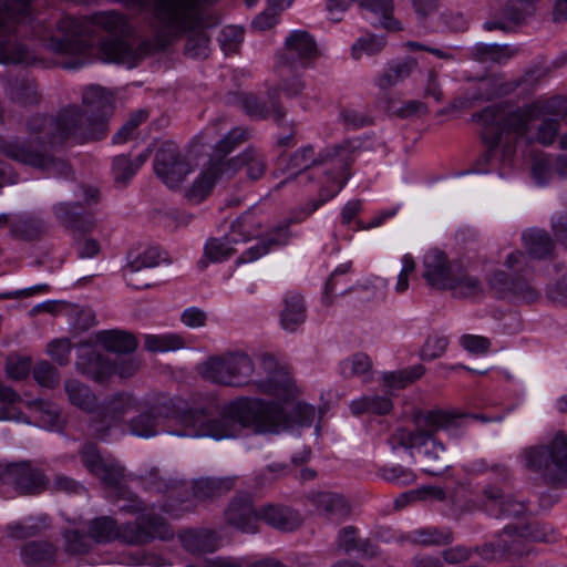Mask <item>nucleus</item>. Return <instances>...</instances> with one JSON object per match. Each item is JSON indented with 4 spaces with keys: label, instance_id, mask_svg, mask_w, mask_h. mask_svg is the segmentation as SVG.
Returning <instances> with one entry per match:
<instances>
[{
    "label": "nucleus",
    "instance_id": "obj_1",
    "mask_svg": "<svg viewBox=\"0 0 567 567\" xmlns=\"http://www.w3.org/2000/svg\"><path fill=\"white\" fill-rule=\"evenodd\" d=\"M85 114L78 105L61 109L55 115L35 113L27 117L28 141L0 137V154L23 165L56 176L71 174L69 163L52 150L69 140L83 142L101 138L112 115L113 95L99 85L89 86L82 95Z\"/></svg>",
    "mask_w": 567,
    "mask_h": 567
},
{
    "label": "nucleus",
    "instance_id": "obj_2",
    "mask_svg": "<svg viewBox=\"0 0 567 567\" xmlns=\"http://www.w3.org/2000/svg\"><path fill=\"white\" fill-rule=\"evenodd\" d=\"M291 383L293 395L277 398L284 403L240 396L224 405L217 415L212 404L186 408L182 406V400H171L175 409L173 417L185 426L184 432L174 434L224 440L239 436L245 429L258 434H278L293 425L310 426L316 416L315 408L301 402L289 403L297 394L292 379Z\"/></svg>",
    "mask_w": 567,
    "mask_h": 567
},
{
    "label": "nucleus",
    "instance_id": "obj_3",
    "mask_svg": "<svg viewBox=\"0 0 567 567\" xmlns=\"http://www.w3.org/2000/svg\"><path fill=\"white\" fill-rule=\"evenodd\" d=\"M359 147L358 140H346L326 147L318 156H315L311 145L303 146L289 156L287 168L299 173L311 168L303 177L307 182H316L318 186V197L295 210L291 217L293 223L303 221L340 193L350 177L348 168Z\"/></svg>",
    "mask_w": 567,
    "mask_h": 567
},
{
    "label": "nucleus",
    "instance_id": "obj_4",
    "mask_svg": "<svg viewBox=\"0 0 567 567\" xmlns=\"http://www.w3.org/2000/svg\"><path fill=\"white\" fill-rule=\"evenodd\" d=\"M267 375L252 380L255 363L250 355L241 351H227L208 357L196 367L200 378L209 383L251 389L261 394L288 399L293 395V386L289 372L277 365L271 358L264 359Z\"/></svg>",
    "mask_w": 567,
    "mask_h": 567
},
{
    "label": "nucleus",
    "instance_id": "obj_5",
    "mask_svg": "<svg viewBox=\"0 0 567 567\" xmlns=\"http://www.w3.org/2000/svg\"><path fill=\"white\" fill-rule=\"evenodd\" d=\"M461 415L447 411H430L415 420L416 429L409 431L398 429L391 436L392 449L404 447L410 450L411 456L420 464L422 471L430 475H439L449 467L444 445L434 437V434L444 430L452 434L461 427Z\"/></svg>",
    "mask_w": 567,
    "mask_h": 567
},
{
    "label": "nucleus",
    "instance_id": "obj_6",
    "mask_svg": "<svg viewBox=\"0 0 567 567\" xmlns=\"http://www.w3.org/2000/svg\"><path fill=\"white\" fill-rule=\"evenodd\" d=\"M504 109L501 105H491L483 111L474 113L472 121L482 127V140L486 151L476 161L477 173H489L498 171L503 176L512 166L515 156V145L512 142H502V120Z\"/></svg>",
    "mask_w": 567,
    "mask_h": 567
},
{
    "label": "nucleus",
    "instance_id": "obj_7",
    "mask_svg": "<svg viewBox=\"0 0 567 567\" xmlns=\"http://www.w3.org/2000/svg\"><path fill=\"white\" fill-rule=\"evenodd\" d=\"M241 166L246 167L248 177L256 181L265 174L267 163L264 154L254 147L246 148L237 157L214 162L188 189V199L196 203L202 202L212 190L218 177H231Z\"/></svg>",
    "mask_w": 567,
    "mask_h": 567
},
{
    "label": "nucleus",
    "instance_id": "obj_8",
    "mask_svg": "<svg viewBox=\"0 0 567 567\" xmlns=\"http://www.w3.org/2000/svg\"><path fill=\"white\" fill-rule=\"evenodd\" d=\"M127 501L120 508L131 514L142 513L135 522L122 525L121 540L128 545H145L155 539L169 540L174 530L169 523L161 515L146 511V504L135 494L123 493Z\"/></svg>",
    "mask_w": 567,
    "mask_h": 567
},
{
    "label": "nucleus",
    "instance_id": "obj_9",
    "mask_svg": "<svg viewBox=\"0 0 567 567\" xmlns=\"http://www.w3.org/2000/svg\"><path fill=\"white\" fill-rule=\"evenodd\" d=\"M58 29L62 37H52L47 42L50 52L71 56L68 62H61L66 70L79 69L86 63V56L91 50L87 24L82 19L64 17L58 22Z\"/></svg>",
    "mask_w": 567,
    "mask_h": 567
},
{
    "label": "nucleus",
    "instance_id": "obj_10",
    "mask_svg": "<svg viewBox=\"0 0 567 567\" xmlns=\"http://www.w3.org/2000/svg\"><path fill=\"white\" fill-rule=\"evenodd\" d=\"M31 0H9V19L0 13V63L34 64L35 55L23 44L17 33L16 22L30 16Z\"/></svg>",
    "mask_w": 567,
    "mask_h": 567
},
{
    "label": "nucleus",
    "instance_id": "obj_11",
    "mask_svg": "<svg viewBox=\"0 0 567 567\" xmlns=\"http://www.w3.org/2000/svg\"><path fill=\"white\" fill-rule=\"evenodd\" d=\"M524 456L529 470L567 486V435L557 433L549 443L526 449Z\"/></svg>",
    "mask_w": 567,
    "mask_h": 567
},
{
    "label": "nucleus",
    "instance_id": "obj_12",
    "mask_svg": "<svg viewBox=\"0 0 567 567\" xmlns=\"http://www.w3.org/2000/svg\"><path fill=\"white\" fill-rule=\"evenodd\" d=\"M260 224L255 220L251 213H245L231 224V234L223 238H210L204 247L206 259L212 262H221L235 254L233 244L239 239L235 236L238 234L241 240L258 236Z\"/></svg>",
    "mask_w": 567,
    "mask_h": 567
},
{
    "label": "nucleus",
    "instance_id": "obj_13",
    "mask_svg": "<svg viewBox=\"0 0 567 567\" xmlns=\"http://www.w3.org/2000/svg\"><path fill=\"white\" fill-rule=\"evenodd\" d=\"M154 171L169 188L178 187L190 173V166L182 156L178 146L171 141L162 143L155 154Z\"/></svg>",
    "mask_w": 567,
    "mask_h": 567
},
{
    "label": "nucleus",
    "instance_id": "obj_14",
    "mask_svg": "<svg viewBox=\"0 0 567 567\" xmlns=\"http://www.w3.org/2000/svg\"><path fill=\"white\" fill-rule=\"evenodd\" d=\"M0 481L19 494L35 495L47 491L49 478L28 461L13 463L0 470Z\"/></svg>",
    "mask_w": 567,
    "mask_h": 567
},
{
    "label": "nucleus",
    "instance_id": "obj_15",
    "mask_svg": "<svg viewBox=\"0 0 567 567\" xmlns=\"http://www.w3.org/2000/svg\"><path fill=\"white\" fill-rule=\"evenodd\" d=\"M100 193L91 186L79 185L75 190V199L68 203H59L53 207L55 217L66 227L87 231L92 228V220L84 221L81 209L96 204Z\"/></svg>",
    "mask_w": 567,
    "mask_h": 567
},
{
    "label": "nucleus",
    "instance_id": "obj_16",
    "mask_svg": "<svg viewBox=\"0 0 567 567\" xmlns=\"http://www.w3.org/2000/svg\"><path fill=\"white\" fill-rule=\"evenodd\" d=\"M136 400L128 393H116L104 400L91 422V429L99 439H105L111 426L135 409Z\"/></svg>",
    "mask_w": 567,
    "mask_h": 567
},
{
    "label": "nucleus",
    "instance_id": "obj_17",
    "mask_svg": "<svg viewBox=\"0 0 567 567\" xmlns=\"http://www.w3.org/2000/svg\"><path fill=\"white\" fill-rule=\"evenodd\" d=\"M487 282L489 289L499 298L514 297L525 302H533L539 297L538 290L525 277H509L504 270L493 271Z\"/></svg>",
    "mask_w": 567,
    "mask_h": 567
},
{
    "label": "nucleus",
    "instance_id": "obj_18",
    "mask_svg": "<svg viewBox=\"0 0 567 567\" xmlns=\"http://www.w3.org/2000/svg\"><path fill=\"white\" fill-rule=\"evenodd\" d=\"M239 103L244 112L252 120L272 117L278 126L286 123L287 110L278 101L277 89L267 91V101H261L251 93H243L239 95Z\"/></svg>",
    "mask_w": 567,
    "mask_h": 567
},
{
    "label": "nucleus",
    "instance_id": "obj_19",
    "mask_svg": "<svg viewBox=\"0 0 567 567\" xmlns=\"http://www.w3.org/2000/svg\"><path fill=\"white\" fill-rule=\"evenodd\" d=\"M317 56V43L307 31L295 30L286 38L281 55L284 63L291 66L307 68Z\"/></svg>",
    "mask_w": 567,
    "mask_h": 567
},
{
    "label": "nucleus",
    "instance_id": "obj_20",
    "mask_svg": "<svg viewBox=\"0 0 567 567\" xmlns=\"http://www.w3.org/2000/svg\"><path fill=\"white\" fill-rule=\"evenodd\" d=\"M422 268V277L431 288L447 290L455 270L443 251H427L423 257Z\"/></svg>",
    "mask_w": 567,
    "mask_h": 567
},
{
    "label": "nucleus",
    "instance_id": "obj_21",
    "mask_svg": "<svg viewBox=\"0 0 567 567\" xmlns=\"http://www.w3.org/2000/svg\"><path fill=\"white\" fill-rule=\"evenodd\" d=\"M224 517L227 525L243 533L258 530L259 509L254 508L251 497L247 494L235 496L226 508Z\"/></svg>",
    "mask_w": 567,
    "mask_h": 567
},
{
    "label": "nucleus",
    "instance_id": "obj_22",
    "mask_svg": "<svg viewBox=\"0 0 567 567\" xmlns=\"http://www.w3.org/2000/svg\"><path fill=\"white\" fill-rule=\"evenodd\" d=\"M80 348L81 352L75 363L80 373L96 382H104L114 374V363L107 357L86 343H81Z\"/></svg>",
    "mask_w": 567,
    "mask_h": 567
},
{
    "label": "nucleus",
    "instance_id": "obj_23",
    "mask_svg": "<svg viewBox=\"0 0 567 567\" xmlns=\"http://www.w3.org/2000/svg\"><path fill=\"white\" fill-rule=\"evenodd\" d=\"M316 509L331 522H341L351 514V505L343 495L332 492H317L309 496Z\"/></svg>",
    "mask_w": 567,
    "mask_h": 567
},
{
    "label": "nucleus",
    "instance_id": "obj_24",
    "mask_svg": "<svg viewBox=\"0 0 567 567\" xmlns=\"http://www.w3.org/2000/svg\"><path fill=\"white\" fill-rule=\"evenodd\" d=\"M519 85L517 81H508L504 82L501 76H492L491 79L483 80L481 82V89H484L486 92L481 94L480 96L473 97H458L455 99L446 109H443L439 112V114H445L447 112L457 111V110H467L473 106V101L477 99H486L489 100L494 95H506L515 91Z\"/></svg>",
    "mask_w": 567,
    "mask_h": 567
},
{
    "label": "nucleus",
    "instance_id": "obj_25",
    "mask_svg": "<svg viewBox=\"0 0 567 567\" xmlns=\"http://www.w3.org/2000/svg\"><path fill=\"white\" fill-rule=\"evenodd\" d=\"M259 515L260 520L282 532H292L302 523L300 514L285 505L268 504L259 508Z\"/></svg>",
    "mask_w": 567,
    "mask_h": 567
},
{
    "label": "nucleus",
    "instance_id": "obj_26",
    "mask_svg": "<svg viewBox=\"0 0 567 567\" xmlns=\"http://www.w3.org/2000/svg\"><path fill=\"white\" fill-rule=\"evenodd\" d=\"M284 223L279 226H276L270 230V233L262 238L255 246L247 249L237 260L240 262H251L266 255L271 247H279L286 245L290 238L289 223Z\"/></svg>",
    "mask_w": 567,
    "mask_h": 567
},
{
    "label": "nucleus",
    "instance_id": "obj_27",
    "mask_svg": "<svg viewBox=\"0 0 567 567\" xmlns=\"http://www.w3.org/2000/svg\"><path fill=\"white\" fill-rule=\"evenodd\" d=\"M416 68L417 61L412 56L392 61L378 78L377 85L381 90H388L410 78Z\"/></svg>",
    "mask_w": 567,
    "mask_h": 567
},
{
    "label": "nucleus",
    "instance_id": "obj_28",
    "mask_svg": "<svg viewBox=\"0 0 567 567\" xmlns=\"http://www.w3.org/2000/svg\"><path fill=\"white\" fill-rule=\"evenodd\" d=\"M502 536L504 538L505 561L524 559L536 554L535 548L520 536L519 526H505Z\"/></svg>",
    "mask_w": 567,
    "mask_h": 567
},
{
    "label": "nucleus",
    "instance_id": "obj_29",
    "mask_svg": "<svg viewBox=\"0 0 567 567\" xmlns=\"http://www.w3.org/2000/svg\"><path fill=\"white\" fill-rule=\"evenodd\" d=\"M6 93L10 100L22 106L35 105L41 100L37 83L31 79H10L6 83Z\"/></svg>",
    "mask_w": 567,
    "mask_h": 567
},
{
    "label": "nucleus",
    "instance_id": "obj_30",
    "mask_svg": "<svg viewBox=\"0 0 567 567\" xmlns=\"http://www.w3.org/2000/svg\"><path fill=\"white\" fill-rule=\"evenodd\" d=\"M306 306L301 295L288 292L284 299V309L280 315L281 327L290 332L305 322Z\"/></svg>",
    "mask_w": 567,
    "mask_h": 567
},
{
    "label": "nucleus",
    "instance_id": "obj_31",
    "mask_svg": "<svg viewBox=\"0 0 567 567\" xmlns=\"http://www.w3.org/2000/svg\"><path fill=\"white\" fill-rule=\"evenodd\" d=\"M523 246L532 258L545 259L554 250V241L546 230L530 228L522 234Z\"/></svg>",
    "mask_w": 567,
    "mask_h": 567
},
{
    "label": "nucleus",
    "instance_id": "obj_32",
    "mask_svg": "<svg viewBox=\"0 0 567 567\" xmlns=\"http://www.w3.org/2000/svg\"><path fill=\"white\" fill-rule=\"evenodd\" d=\"M55 556L56 548L50 543L31 542L21 548V558L30 567H50Z\"/></svg>",
    "mask_w": 567,
    "mask_h": 567
},
{
    "label": "nucleus",
    "instance_id": "obj_33",
    "mask_svg": "<svg viewBox=\"0 0 567 567\" xmlns=\"http://www.w3.org/2000/svg\"><path fill=\"white\" fill-rule=\"evenodd\" d=\"M406 539L420 546H444L454 540L453 532L447 527L429 526L415 529L406 536Z\"/></svg>",
    "mask_w": 567,
    "mask_h": 567
},
{
    "label": "nucleus",
    "instance_id": "obj_34",
    "mask_svg": "<svg viewBox=\"0 0 567 567\" xmlns=\"http://www.w3.org/2000/svg\"><path fill=\"white\" fill-rule=\"evenodd\" d=\"M96 340L105 350L116 353H131L137 348L136 338L122 330H104L96 333Z\"/></svg>",
    "mask_w": 567,
    "mask_h": 567
},
{
    "label": "nucleus",
    "instance_id": "obj_35",
    "mask_svg": "<svg viewBox=\"0 0 567 567\" xmlns=\"http://www.w3.org/2000/svg\"><path fill=\"white\" fill-rule=\"evenodd\" d=\"M234 486L235 477H206L194 483L193 492L199 499H210L228 493Z\"/></svg>",
    "mask_w": 567,
    "mask_h": 567
},
{
    "label": "nucleus",
    "instance_id": "obj_36",
    "mask_svg": "<svg viewBox=\"0 0 567 567\" xmlns=\"http://www.w3.org/2000/svg\"><path fill=\"white\" fill-rule=\"evenodd\" d=\"M64 391L72 405L89 413L94 412L96 396L86 384L76 379H68L64 381Z\"/></svg>",
    "mask_w": 567,
    "mask_h": 567
},
{
    "label": "nucleus",
    "instance_id": "obj_37",
    "mask_svg": "<svg viewBox=\"0 0 567 567\" xmlns=\"http://www.w3.org/2000/svg\"><path fill=\"white\" fill-rule=\"evenodd\" d=\"M516 48H512L508 44H484L477 43L471 50V56L478 62L486 63H505L509 59L516 55Z\"/></svg>",
    "mask_w": 567,
    "mask_h": 567
},
{
    "label": "nucleus",
    "instance_id": "obj_38",
    "mask_svg": "<svg viewBox=\"0 0 567 567\" xmlns=\"http://www.w3.org/2000/svg\"><path fill=\"white\" fill-rule=\"evenodd\" d=\"M163 415V406L156 405L140 413L130 421L132 434L141 437H151L157 433V426Z\"/></svg>",
    "mask_w": 567,
    "mask_h": 567
},
{
    "label": "nucleus",
    "instance_id": "obj_39",
    "mask_svg": "<svg viewBox=\"0 0 567 567\" xmlns=\"http://www.w3.org/2000/svg\"><path fill=\"white\" fill-rule=\"evenodd\" d=\"M101 54L104 61L133 66L137 53L132 45L122 40H111L102 44Z\"/></svg>",
    "mask_w": 567,
    "mask_h": 567
},
{
    "label": "nucleus",
    "instance_id": "obj_40",
    "mask_svg": "<svg viewBox=\"0 0 567 567\" xmlns=\"http://www.w3.org/2000/svg\"><path fill=\"white\" fill-rule=\"evenodd\" d=\"M447 290L457 298H478L484 293L483 284L477 277L456 271Z\"/></svg>",
    "mask_w": 567,
    "mask_h": 567
},
{
    "label": "nucleus",
    "instance_id": "obj_41",
    "mask_svg": "<svg viewBox=\"0 0 567 567\" xmlns=\"http://www.w3.org/2000/svg\"><path fill=\"white\" fill-rule=\"evenodd\" d=\"M122 525L116 526V522L107 516L99 517L90 522L89 536L91 542L109 543L113 539H121Z\"/></svg>",
    "mask_w": 567,
    "mask_h": 567
},
{
    "label": "nucleus",
    "instance_id": "obj_42",
    "mask_svg": "<svg viewBox=\"0 0 567 567\" xmlns=\"http://www.w3.org/2000/svg\"><path fill=\"white\" fill-rule=\"evenodd\" d=\"M360 6L381 17V24L388 31H400L402 24L396 20L392 12L394 10L393 0H360Z\"/></svg>",
    "mask_w": 567,
    "mask_h": 567
},
{
    "label": "nucleus",
    "instance_id": "obj_43",
    "mask_svg": "<svg viewBox=\"0 0 567 567\" xmlns=\"http://www.w3.org/2000/svg\"><path fill=\"white\" fill-rule=\"evenodd\" d=\"M91 21L97 28H101L110 34L116 37L124 35L128 32V23L126 18L115 11L95 13L91 17Z\"/></svg>",
    "mask_w": 567,
    "mask_h": 567
},
{
    "label": "nucleus",
    "instance_id": "obj_44",
    "mask_svg": "<svg viewBox=\"0 0 567 567\" xmlns=\"http://www.w3.org/2000/svg\"><path fill=\"white\" fill-rule=\"evenodd\" d=\"M392 409V402L384 395H369L353 400L350 403L352 414L363 413L386 414Z\"/></svg>",
    "mask_w": 567,
    "mask_h": 567
},
{
    "label": "nucleus",
    "instance_id": "obj_45",
    "mask_svg": "<svg viewBox=\"0 0 567 567\" xmlns=\"http://www.w3.org/2000/svg\"><path fill=\"white\" fill-rule=\"evenodd\" d=\"M140 484L145 491L158 494H179V489L183 487L177 482L161 476L158 470H151L145 475H142Z\"/></svg>",
    "mask_w": 567,
    "mask_h": 567
},
{
    "label": "nucleus",
    "instance_id": "obj_46",
    "mask_svg": "<svg viewBox=\"0 0 567 567\" xmlns=\"http://www.w3.org/2000/svg\"><path fill=\"white\" fill-rule=\"evenodd\" d=\"M185 341L177 333L146 334L144 348L150 352H166L184 348Z\"/></svg>",
    "mask_w": 567,
    "mask_h": 567
},
{
    "label": "nucleus",
    "instance_id": "obj_47",
    "mask_svg": "<svg viewBox=\"0 0 567 567\" xmlns=\"http://www.w3.org/2000/svg\"><path fill=\"white\" fill-rule=\"evenodd\" d=\"M425 372L422 364H416L400 371L388 372L383 374V383L390 389H403L414 381L419 380Z\"/></svg>",
    "mask_w": 567,
    "mask_h": 567
},
{
    "label": "nucleus",
    "instance_id": "obj_48",
    "mask_svg": "<svg viewBox=\"0 0 567 567\" xmlns=\"http://www.w3.org/2000/svg\"><path fill=\"white\" fill-rule=\"evenodd\" d=\"M249 138V131L244 127L233 128L223 140L215 146V158L210 159L209 166L214 162L226 161L225 157L238 145Z\"/></svg>",
    "mask_w": 567,
    "mask_h": 567
},
{
    "label": "nucleus",
    "instance_id": "obj_49",
    "mask_svg": "<svg viewBox=\"0 0 567 567\" xmlns=\"http://www.w3.org/2000/svg\"><path fill=\"white\" fill-rule=\"evenodd\" d=\"M532 121H535V115L530 111V104L511 112L504 111L502 120L503 132L524 133Z\"/></svg>",
    "mask_w": 567,
    "mask_h": 567
},
{
    "label": "nucleus",
    "instance_id": "obj_50",
    "mask_svg": "<svg viewBox=\"0 0 567 567\" xmlns=\"http://www.w3.org/2000/svg\"><path fill=\"white\" fill-rule=\"evenodd\" d=\"M183 544L193 553H212L217 548V537L209 530L188 533L183 537Z\"/></svg>",
    "mask_w": 567,
    "mask_h": 567
},
{
    "label": "nucleus",
    "instance_id": "obj_51",
    "mask_svg": "<svg viewBox=\"0 0 567 567\" xmlns=\"http://www.w3.org/2000/svg\"><path fill=\"white\" fill-rule=\"evenodd\" d=\"M484 495L492 501L502 499L499 503V512L505 517H520L526 512V505L523 502H517L511 497L503 499V492L499 487L487 486L484 489Z\"/></svg>",
    "mask_w": 567,
    "mask_h": 567
},
{
    "label": "nucleus",
    "instance_id": "obj_52",
    "mask_svg": "<svg viewBox=\"0 0 567 567\" xmlns=\"http://www.w3.org/2000/svg\"><path fill=\"white\" fill-rule=\"evenodd\" d=\"M539 1L540 0H508L503 9V16L514 23H519L536 12Z\"/></svg>",
    "mask_w": 567,
    "mask_h": 567
},
{
    "label": "nucleus",
    "instance_id": "obj_53",
    "mask_svg": "<svg viewBox=\"0 0 567 567\" xmlns=\"http://www.w3.org/2000/svg\"><path fill=\"white\" fill-rule=\"evenodd\" d=\"M342 374L346 378L363 377L364 381L370 380L372 371V362L364 353H357L351 359L346 360L341 364Z\"/></svg>",
    "mask_w": 567,
    "mask_h": 567
},
{
    "label": "nucleus",
    "instance_id": "obj_54",
    "mask_svg": "<svg viewBox=\"0 0 567 567\" xmlns=\"http://www.w3.org/2000/svg\"><path fill=\"white\" fill-rule=\"evenodd\" d=\"M520 536L530 543H551L555 542L554 529L540 522H530L523 526H519Z\"/></svg>",
    "mask_w": 567,
    "mask_h": 567
},
{
    "label": "nucleus",
    "instance_id": "obj_55",
    "mask_svg": "<svg viewBox=\"0 0 567 567\" xmlns=\"http://www.w3.org/2000/svg\"><path fill=\"white\" fill-rule=\"evenodd\" d=\"M44 224L38 218H21L11 225V235L19 239L32 240L44 231Z\"/></svg>",
    "mask_w": 567,
    "mask_h": 567
},
{
    "label": "nucleus",
    "instance_id": "obj_56",
    "mask_svg": "<svg viewBox=\"0 0 567 567\" xmlns=\"http://www.w3.org/2000/svg\"><path fill=\"white\" fill-rule=\"evenodd\" d=\"M31 404L39 414L38 419L42 426L48 429L61 427L59 408L54 403L39 399L32 401Z\"/></svg>",
    "mask_w": 567,
    "mask_h": 567
},
{
    "label": "nucleus",
    "instance_id": "obj_57",
    "mask_svg": "<svg viewBox=\"0 0 567 567\" xmlns=\"http://www.w3.org/2000/svg\"><path fill=\"white\" fill-rule=\"evenodd\" d=\"M555 172V159L547 154L535 155L532 164V173L538 185L546 184Z\"/></svg>",
    "mask_w": 567,
    "mask_h": 567
},
{
    "label": "nucleus",
    "instance_id": "obj_58",
    "mask_svg": "<svg viewBox=\"0 0 567 567\" xmlns=\"http://www.w3.org/2000/svg\"><path fill=\"white\" fill-rule=\"evenodd\" d=\"M385 45V39L383 37H378L373 34H369L362 37L357 40V42L352 45V56L354 59H360L363 54L374 55L379 53Z\"/></svg>",
    "mask_w": 567,
    "mask_h": 567
},
{
    "label": "nucleus",
    "instance_id": "obj_59",
    "mask_svg": "<svg viewBox=\"0 0 567 567\" xmlns=\"http://www.w3.org/2000/svg\"><path fill=\"white\" fill-rule=\"evenodd\" d=\"M64 549L70 555L85 554L91 549V538L78 529H68L63 534Z\"/></svg>",
    "mask_w": 567,
    "mask_h": 567
},
{
    "label": "nucleus",
    "instance_id": "obj_60",
    "mask_svg": "<svg viewBox=\"0 0 567 567\" xmlns=\"http://www.w3.org/2000/svg\"><path fill=\"white\" fill-rule=\"evenodd\" d=\"M379 475L389 483L402 486L410 485L416 480L413 471L401 465L381 467Z\"/></svg>",
    "mask_w": 567,
    "mask_h": 567
},
{
    "label": "nucleus",
    "instance_id": "obj_61",
    "mask_svg": "<svg viewBox=\"0 0 567 567\" xmlns=\"http://www.w3.org/2000/svg\"><path fill=\"white\" fill-rule=\"evenodd\" d=\"M94 475L100 478L106 486L120 488L124 477V468L117 463L105 461L94 472Z\"/></svg>",
    "mask_w": 567,
    "mask_h": 567
},
{
    "label": "nucleus",
    "instance_id": "obj_62",
    "mask_svg": "<svg viewBox=\"0 0 567 567\" xmlns=\"http://www.w3.org/2000/svg\"><path fill=\"white\" fill-rule=\"evenodd\" d=\"M473 553L477 554L484 561H505L504 538L502 533L495 542H486L481 546L473 547Z\"/></svg>",
    "mask_w": 567,
    "mask_h": 567
},
{
    "label": "nucleus",
    "instance_id": "obj_63",
    "mask_svg": "<svg viewBox=\"0 0 567 567\" xmlns=\"http://www.w3.org/2000/svg\"><path fill=\"white\" fill-rule=\"evenodd\" d=\"M33 378L43 388L53 389L59 384V371L49 362L41 361L33 368Z\"/></svg>",
    "mask_w": 567,
    "mask_h": 567
},
{
    "label": "nucleus",
    "instance_id": "obj_64",
    "mask_svg": "<svg viewBox=\"0 0 567 567\" xmlns=\"http://www.w3.org/2000/svg\"><path fill=\"white\" fill-rule=\"evenodd\" d=\"M112 173L116 184L125 186L126 183L136 174V166L126 155L115 156L112 165Z\"/></svg>",
    "mask_w": 567,
    "mask_h": 567
}]
</instances>
